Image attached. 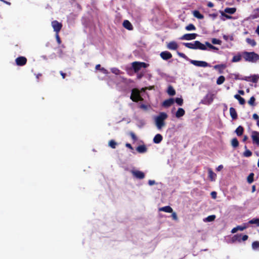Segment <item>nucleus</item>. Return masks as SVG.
Segmentation results:
<instances>
[{"instance_id":"f257e3e1","label":"nucleus","mask_w":259,"mask_h":259,"mask_svg":"<svg viewBox=\"0 0 259 259\" xmlns=\"http://www.w3.org/2000/svg\"><path fill=\"white\" fill-rule=\"evenodd\" d=\"M183 45L187 48L193 50H206V44H202L198 40L194 41L193 42H184Z\"/></svg>"},{"instance_id":"f03ea898","label":"nucleus","mask_w":259,"mask_h":259,"mask_svg":"<svg viewBox=\"0 0 259 259\" xmlns=\"http://www.w3.org/2000/svg\"><path fill=\"white\" fill-rule=\"evenodd\" d=\"M242 57L245 61L249 62L254 63L259 60V55L254 52L244 51L242 52Z\"/></svg>"},{"instance_id":"7ed1b4c3","label":"nucleus","mask_w":259,"mask_h":259,"mask_svg":"<svg viewBox=\"0 0 259 259\" xmlns=\"http://www.w3.org/2000/svg\"><path fill=\"white\" fill-rule=\"evenodd\" d=\"M167 118V115L165 112H160L159 114L156 117L155 121L157 128L158 130H161L164 126H165L164 120Z\"/></svg>"},{"instance_id":"20e7f679","label":"nucleus","mask_w":259,"mask_h":259,"mask_svg":"<svg viewBox=\"0 0 259 259\" xmlns=\"http://www.w3.org/2000/svg\"><path fill=\"white\" fill-rule=\"evenodd\" d=\"M130 98L133 101L135 102L143 100V98L140 95V91L137 89L132 90Z\"/></svg>"},{"instance_id":"39448f33","label":"nucleus","mask_w":259,"mask_h":259,"mask_svg":"<svg viewBox=\"0 0 259 259\" xmlns=\"http://www.w3.org/2000/svg\"><path fill=\"white\" fill-rule=\"evenodd\" d=\"M132 67L133 70L135 73L138 72L141 68H146L148 66L149 64H147L145 62H134L132 64Z\"/></svg>"},{"instance_id":"423d86ee","label":"nucleus","mask_w":259,"mask_h":259,"mask_svg":"<svg viewBox=\"0 0 259 259\" xmlns=\"http://www.w3.org/2000/svg\"><path fill=\"white\" fill-rule=\"evenodd\" d=\"M190 62L197 67H206L210 66L209 64L205 61L190 60Z\"/></svg>"},{"instance_id":"0eeeda50","label":"nucleus","mask_w":259,"mask_h":259,"mask_svg":"<svg viewBox=\"0 0 259 259\" xmlns=\"http://www.w3.org/2000/svg\"><path fill=\"white\" fill-rule=\"evenodd\" d=\"M52 26L56 33H59L62 27V24L57 20L53 21L51 23Z\"/></svg>"},{"instance_id":"6e6552de","label":"nucleus","mask_w":259,"mask_h":259,"mask_svg":"<svg viewBox=\"0 0 259 259\" xmlns=\"http://www.w3.org/2000/svg\"><path fill=\"white\" fill-rule=\"evenodd\" d=\"M27 61V58L23 56L18 57L15 59V62L16 65L19 66H22L25 65L26 64Z\"/></svg>"},{"instance_id":"1a4fd4ad","label":"nucleus","mask_w":259,"mask_h":259,"mask_svg":"<svg viewBox=\"0 0 259 259\" xmlns=\"http://www.w3.org/2000/svg\"><path fill=\"white\" fill-rule=\"evenodd\" d=\"M197 36L198 34L196 33H187L182 36L180 39L181 40H193L195 39Z\"/></svg>"},{"instance_id":"9d476101","label":"nucleus","mask_w":259,"mask_h":259,"mask_svg":"<svg viewBox=\"0 0 259 259\" xmlns=\"http://www.w3.org/2000/svg\"><path fill=\"white\" fill-rule=\"evenodd\" d=\"M251 137L253 143L259 146V132L252 131Z\"/></svg>"},{"instance_id":"9b49d317","label":"nucleus","mask_w":259,"mask_h":259,"mask_svg":"<svg viewBox=\"0 0 259 259\" xmlns=\"http://www.w3.org/2000/svg\"><path fill=\"white\" fill-rule=\"evenodd\" d=\"M133 176L139 179H143L145 177V174L143 172L140 170H132L131 171Z\"/></svg>"},{"instance_id":"f8f14e48","label":"nucleus","mask_w":259,"mask_h":259,"mask_svg":"<svg viewBox=\"0 0 259 259\" xmlns=\"http://www.w3.org/2000/svg\"><path fill=\"white\" fill-rule=\"evenodd\" d=\"M160 55L162 59L164 60H167L172 58L171 54L168 51L162 52Z\"/></svg>"},{"instance_id":"ddd939ff","label":"nucleus","mask_w":259,"mask_h":259,"mask_svg":"<svg viewBox=\"0 0 259 259\" xmlns=\"http://www.w3.org/2000/svg\"><path fill=\"white\" fill-rule=\"evenodd\" d=\"M226 67L227 66L226 64H221L214 65L213 68L215 69L218 70L220 74H222L223 73V71L226 68Z\"/></svg>"},{"instance_id":"4468645a","label":"nucleus","mask_w":259,"mask_h":259,"mask_svg":"<svg viewBox=\"0 0 259 259\" xmlns=\"http://www.w3.org/2000/svg\"><path fill=\"white\" fill-rule=\"evenodd\" d=\"M175 100L172 98L165 100L162 103V106L164 107H169L174 103Z\"/></svg>"},{"instance_id":"2eb2a0df","label":"nucleus","mask_w":259,"mask_h":259,"mask_svg":"<svg viewBox=\"0 0 259 259\" xmlns=\"http://www.w3.org/2000/svg\"><path fill=\"white\" fill-rule=\"evenodd\" d=\"M167 48L171 50H176L178 49V45L176 41H172L167 44Z\"/></svg>"},{"instance_id":"dca6fc26","label":"nucleus","mask_w":259,"mask_h":259,"mask_svg":"<svg viewBox=\"0 0 259 259\" xmlns=\"http://www.w3.org/2000/svg\"><path fill=\"white\" fill-rule=\"evenodd\" d=\"M123 26L128 30H132L133 29V26L131 23L127 20H125L123 22Z\"/></svg>"},{"instance_id":"f3484780","label":"nucleus","mask_w":259,"mask_h":259,"mask_svg":"<svg viewBox=\"0 0 259 259\" xmlns=\"http://www.w3.org/2000/svg\"><path fill=\"white\" fill-rule=\"evenodd\" d=\"M163 139V137L161 135L159 134H156L153 138V142L155 144L160 143Z\"/></svg>"},{"instance_id":"a211bd4d","label":"nucleus","mask_w":259,"mask_h":259,"mask_svg":"<svg viewBox=\"0 0 259 259\" xmlns=\"http://www.w3.org/2000/svg\"><path fill=\"white\" fill-rule=\"evenodd\" d=\"M208 177L210 181H215L217 175L212 170L211 168H209L208 170Z\"/></svg>"},{"instance_id":"6ab92c4d","label":"nucleus","mask_w":259,"mask_h":259,"mask_svg":"<svg viewBox=\"0 0 259 259\" xmlns=\"http://www.w3.org/2000/svg\"><path fill=\"white\" fill-rule=\"evenodd\" d=\"M159 211H164V212H168V213H171V212H172L173 209L169 206H165L164 207H160L159 208Z\"/></svg>"},{"instance_id":"aec40b11","label":"nucleus","mask_w":259,"mask_h":259,"mask_svg":"<svg viewBox=\"0 0 259 259\" xmlns=\"http://www.w3.org/2000/svg\"><path fill=\"white\" fill-rule=\"evenodd\" d=\"M230 114L233 119H236L237 118V113L235 109L233 107L230 108Z\"/></svg>"},{"instance_id":"412c9836","label":"nucleus","mask_w":259,"mask_h":259,"mask_svg":"<svg viewBox=\"0 0 259 259\" xmlns=\"http://www.w3.org/2000/svg\"><path fill=\"white\" fill-rule=\"evenodd\" d=\"M137 151L140 153H145L147 151V148L145 145H140L136 148Z\"/></svg>"},{"instance_id":"4be33fe9","label":"nucleus","mask_w":259,"mask_h":259,"mask_svg":"<svg viewBox=\"0 0 259 259\" xmlns=\"http://www.w3.org/2000/svg\"><path fill=\"white\" fill-rule=\"evenodd\" d=\"M185 114V111L184 109L179 108L176 113V116L177 118H180L184 116Z\"/></svg>"},{"instance_id":"5701e85b","label":"nucleus","mask_w":259,"mask_h":259,"mask_svg":"<svg viewBox=\"0 0 259 259\" xmlns=\"http://www.w3.org/2000/svg\"><path fill=\"white\" fill-rule=\"evenodd\" d=\"M234 98L239 101L240 104H241V105L245 104V99L244 98H243L242 97H241L240 96V95H238V94L235 95Z\"/></svg>"},{"instance_id":"b1692460","label":"nucleus","mask_w":259,"mask_h":259,"mask_svg":"<svg viewBox=\"0 0 259 259\" xmlns=\"http://www.w3.org/2000/svg\"><path fill=\"white\" fill-rule=\"evenodd\" d=\"M244 128L243 126L239 125L235 130V133L238 136H241L243 135Z\"/></svg>"},{"instance_id":"393cba45","label":"nucleus","mask_w":259,"mask_h":259,"mask_svg":"<svg viewBox=\"0 0 259 259\" xmlns=\"http://www.w3.org/2000/svg\"><path fill=\"white\" fill-rule=\"evenodd\" d=\"M193 14L194 16L198 19H202L204 18L203 15L199 11L195 10L193 11Z\"/></svg>"},{"instance_id":"a878e982","label":"nucleus","mask_w":259,"mask_h":259,"mask_svg":"<svg viewBox=\"0 0 259 259\" xmlns=\"http://www.w3.org/2000/svg\"><path fill=\"white\" fill-rule=\"evenodd\" d=\"M213 101V98L211 95H207L204 98L205 104H209Z\"/></svg>"},{"instance_id":"bb28decb","label":"nucleus","mask_w":259,"mask_h":259,"mask_svg":"<svg viewBox=\"0 0 259 259\" xmlns=\"http://www.w3.org/2000/svg\"><path fill=\"white\" fill-rule=\"evenodd\" d=\"M167 92L169 96H174L176 94V91L171 85H169Z\"/></svg>"},{"instance_id":"cd10ccee","label":"nucleus","mask_w":259,"mask_h":259,"mask_svg":"<svg viewBox=\"0 0 259 259\" xmlns=\"http://www.w3.org/2000/svg\"><path fill=\"white\" fill-rule=\"evenodd\" d=\"M224 11L226 13L233 14L236 12V9L235 8H226Z\"/></svg>"},{"instance_id":"c85d7f7f","label":"nucleus","mask_w":259,"mask_h":259,"mask_svg":"<svg viewBox=\"0 0 259 259\" xmlns=\"http://www.w3.org/2000/svg\"><path fill=\"white\" fill-rule=\"evenodd\" d=\"M242 56V55H241L240 54H238L237 55L234 56L233 57L231 61L232 62H239L241 60Z\"/></svg>"},{"instance_id":"c756f323","label":"nucleus","mask_w":259,"mask_h":259,"mask_svg":"<svg viewBox=\"0 0 259 259\" xmlns=\"http://www.w3.org/2000/svg\"><path fill=\"white\" fill-rule=\"evenodd\" d=\"M231 145L235 148L238 147L239 142L236 138H234L231 140Z\"/></svg>"},{"instance_id":"7c9ffc66","label":"nucleus","mask_w":259,"mask_h":259,"mask_svg":"<svg viewBox=\"0 0 259 259\" xmlns=\"http://www.w3.org/2000/svg\"><path fill=\"white\" fill-rule=\"evenodd\" d=\"M233 241H238L240 242L242 241L241 234H236L234 235L232 238Z\"/></svg>"},{"instance_id":"2f4dec72","label":"nucleus","mask_w":259,"mask_h":259,"mask_svg":"<svg viewBox=\"0 0 259 259\" xmlns=\"http://www.w3.org/2000/svg\"><path fill=\"white\" fill-rule=\"evenodd\" d=\"M108 145L112 149H115L117 145V143L114 140H111L109 141Z\"/></svg>"},{"instance_id":"473e14b6","label":"nucleus","mask_w":259,"mask_h":259,"mask_svg":"<svg viewBox=\"0 0 259 259\" xmlns=\"http://www.w3.org/2000/svg\"><path fill=\"white\" fill-rule=\"evenodd\" d=\"M225 80V78L224 76H219L217 80V83L218 84H222Z\"/></svg>"},{"instance_id":"72a5a7b5","label":"nucleus","mask_w":259,"mask_h":259,"mask_svg":"<svg viewBox=\"0 0 259 259\" xmlns=\"http://www.w3.org/2000/svg\"><path fill=\"white\" fill-rule=\"evenodd\" d=\"M255 98L252 96L250 97V99L248 101V103L249 105H250L251 106H255L256 104L255 103Z\"/></svg>"},{"instance_id":"f704fd0d","label":"nucleus","mask_w":259,"mask_h":259,"mask_svg":"<svg viewBox=\"0 0 259 259\" xmlns=\"http://www.w3.org/2000/svg\"><path fill=\"white\" fill-rule=\"evenodd\" d=\"M186 30L187 31L195 30L196 27L193 24H189L185 27Z\"/></svg>"},{"instance_id":"c9c22d12","label":"nucleus","mask_w":259,"mask_h":259,"mask_svg":"<svg viewBox=\"0 0 259 259\" xmlns=\"http://www.w3.org/2000/svg\"><path fill=\"white\" fill-rule=\"evenodd\" d=\"M250 224H256L257 226L259 227V219H253L248 222Z\"/></svg>"},{"instance_id":"e433bc0d","label":"nucleus","mask_w":259,"mask_h":259,"mask_svg":"<svg viewBox=\"0 0 259 259\" xmlns=\"http://www.w3.org/2000/svg\"><path fill=\"white\" fill-rule=\"evenodd\" d=\"M246 42L250 45L251 46H255L256 44L255 41L254 39H250L249 38H246Z\"/></svg>"},{"instance_id":"4c0bfd02","label":"nucleus","mask_w":259,"mask_h":259,"mask_svg":"<svg viewBox=\"0 0 259 259\" xmlns=\"http://www.w3.org/2000/svg\"><path fill=\"white\" fill-rule=\"evenodd\" d=\"M254 174L253 172L250 173L247 177V182L249 184H251L253 181Z\"/></svg>"},{"instance_id":"58836bf2","label":"nucleus","mask_w":259,"mask_h":259,"mask_svg":"<svg viewBox=\"0 0 259 259\" xmlns=\"http://www.w3.org/2000/svg\"><path fill=\"white\" fill-rule=\"evenodd\" d=\"M205 44L206 45V46L210 49H212V50H217L218 51L219 50V49L218 48H217L216 47L212 45L211 44H210L209 42L208 41H206L205 42Z\"/></svg>"},{"instance_id":"ea45409f","label":"nucleus","mask_w":259,"mask_h":259,"mask_svg":"<svg viewBox=\"0 0 259 259\" xmlns=\"http://www.w3.org/2000/svg\"><path fill=\"white\" fill-rule=\"evenodd\" d=\"M248 227V226L246 225V224H243L242 226H237L238 231H243L245 229H246Z\"/></svg>"},{"instance_id":"a19ab883","label":"nucleus","mask_w":259,"mask_h":259,"mask_svg":"<svg viewBox=\"0 0 259 259\" xmlns=\"http://www.w3.org/2000/svg\"><path fill=\"white\" fill-rule=\"evenodd\" d=\"M174 100L176 103L180 106H182L183 104V99L182 98H177Z\"/></svg>"},{"instance_id":"79ce46f5","label":"nucleus","mask_w":259,"mask_h":259,"mask_svg":"<svg viewBox=\"0 0 259 259\" xmlns=\"http://www.w3.org/2000/svg\"><path fill=\"white\" fill-rule=\"evenodd\" d=\"M211 42L214 45H220L222 44V41L221 40L217 39L215 38H213L211 39Z\"/></svg>"},{"instance_id":"37998d69","label":"nucleus","mask_w":259,"mask_h":259,"mask_svg":"<svg viewBox=\"0 0 259 259\" xmlns=\"http://www.w3.org/2000/svg\"><path fill=\"white\" fill-rule=\"evenodd\" d=\"M111 71L112 73H113L116 75H119L121 73L120 70H119L117 68H111Z\"/></svg>"},{"instance_id":"c03bdc74","label":"nucleus","mask_w":259,"mask_h":259,"mask_svg":"<svg viewBox=\"0 0 259 259\" xmlns=\"http://www.w3.org/2000/svg\"><path fill=\"white\" fill-rule=\"evenodd\" d=\"M129 135L131 136V137L132 139V140L134 142H136V141H137L138 138H137L136 135H135V134L134 132H130Z\"/></svg>"},{"instance_id":"a18cd8bd","label":"nucleus","mask_w":259,"mask_h":259,"mask_svg":"<svg viewBox=\"0 0 259 259\" xmlns=\"http://www.w3.org/2000/svg\"><path fill=\"white\" fill-rule=\"evenodd\" d=\"M245 157H248L252 155V152L249 150H246L243 153Z\"/></svg>"},{"instance_id":"49530a36","label":"nucleus","mask_w":259,"mask_h":259,"mask_svg":"<svg viewBox=\"0 0 259 259\" xmlns=\"http://www.w3.org/2000/svg\"><path fill=\"white\" fill-rule=\"evenodd\" d=\"M259 78V76L256 75H254L252 76L251 81L253 83H256Z\"/></svg>"},{"instance_id":"de8ad7c7","label":"nucleus","mask_w":259,"mask_h":259,"mask_svg":"<svg viewBox=\"0 0 259 259\" xmlns=\"http://www.w3.org/2000/svg\"><path fill=\"white\" fill-rule=\"evenodd\" d=\"M252 247L253 249H257L259 248V242L258 241H254L252 243Z\"/></svg>"},{"instance_id":"09e8293b","label":"nucleus","mask_w":259,"mask_h":259,"mask_svg":"<svg viewBox=\"0 0 259 259\" xmlns=\"http://www.w3.org/2000/svg\"><path fill=\"white\" fill-rule=\"evenodd\" d=\"M215 218V215H209L208 217H207L206 219L207 221H208V222H212L214 220Z\"/></svg>"},{"instance_id":"8fccbe9b","label":"nucleus","mask_w":259,"mask_h":259,"mask_svg":"<svg viewBox=\"0 0 259 259\" xmlns=\"http://www.w3.org/2000/svg\"><path fill=\"white\" fill-rule=\"evenodd\" d=\"M177 54L180 57H182L184 59H188V57L184 53H181V52H177Z\"/></svg>"},{"instance_id":"3c124183","label":"nucleus","mask_w":259,"mask_h":259,"mask_svg":"<svg viewBox=\"0 0 259 259\" xmlns=\"http://www.w3.org/2000/svg\"><path fill=\"white\" fill-rule=\"evenodd\" d=\"M55 36H56V39L57 43L59 45H60L61 43V38H60V36L59 35V33H56Z\"/></svg>"},{"instance_id":"603ef678","label":"nucleus","mask_w":259,"mask_h":259,"mask_svg":"<svg viewBox=\"0 0 259 259\" xmlns=\"http://www.w3.org/2000/svg\"><path fill=\"white\" fill-rule=\"evenodd\" d=\"M171 213H172L171 217H172V219L174 220L177 221L178 218L177 213L175 212H173V211Z\"/></svg>"},{"instance_id":"864d4df0","label":"nucleus","mask_w":259,"mask_h":259,"mask_svg":"<svg viewBox=\"0 0 259 259\" xmlns=\"http://www.w3.org/2000/svg\"><path fill=\"white\" fill-rule=\"evenodd\" d=\"M140 108L141 109H143V110L146 111V110H148V106L147 105H145V104H142L140 105Z\"/></svg>"},{"instance_id":"5fc2aeb1","label":"nucleus","mask_w":259,"mask_h":259,"mask_svg":"<svg viewBox=\"0 0 259 259\" xmlns=\"http://www.w3.org/2000/svg\"><path fill=\"white\" fill-rule=\"evenodd\" d=\"M248 236L247 235H241L242 241H245L247 240L248 239Z\"/></svg>"},{"instance_id":"6e6d98bb","label":"nucleus","mask_w":259,"mask_h":259,"mask_svg":"<svg viewBox=\"0 0 259 259\" xmlns=\"http://www.w3.org/2000/svg\"><path fill=\"white\" fill-rule=\"evenodd\" d=\"M252 117L254 119V120H256L257 121L258 120H259V116L258 115L256 114V113H254L252 115Z\"/></svg>"},{"instance_id":"4d7b16f0","label":"nucleus","mask_w":259,"mask_h":259,"mask_svg":"<svg viewBox=\"0 0 259 259\" xmlns=\"http://www.w3.org/2000/svg\"><path fill=\"white\" fill-rule=\"evenodd\" d=\"M211 195L212 198L215 199L217 198V193L215 191H213L211 193Z\"/></svg>"},{"instance_id":"13d9d810","label":"nucleus","mask_w":259,"mask_h":259,"mask_svg":"<svg viewBox=\"0 0 259 259\" xmlns=\"http://www.w3.org/2000/svg\"><path fill=\"white\" fill-rule=\"evenodd\" d=\"M155 184V182L154 180H149L148 181V184L150 185V186H152V185H153L154 184Z\"/></svg>"},{"instance_id":"bf43d9fd","label":"nucleus","mask_w":259,"mask_h":259,"mask_svg":"<svg viewBox=\"0 0 259 259\" xmlns=\"http://www.w3.org/2000/svg\"><path fill=\"white\" fill-rule=\"evenodd\" d=\"M100 71L105 74L108 73V71L103 67L100 69Z\"/></svg>"},{"instance_id":"052dcab7","label":"nucleus","mask_w":259,"mask_h":259,"mask_svg":"<svg viewBox=\"0 0 259 259\" xmlns=\"http://www.w3.org/2000/svg\"><path fill=\"white\" fill-rule=\"evenodd\" d=\"M222 15L223 16H224V17H225L226 18L229 19H231L232 18V17L231 16H229L227 14H225L223 12H222Z\"/></svg>"},{"instance_id":"680f3d73","label":"nucleus","mask_w":259,"mask_h":259,"mask_svg":"<svg viewBox=\"0 0 259 259\" xmlns=\"http://www.w3.org/2000/svg\"><path fill=\"white\" fill-rule=\"evenodd\" d=\"M223 168V165H220L216 168V170L219 171L221 170Z\"/></svg>"},{"instance_id":"e2e57ef3","label":"nucleus","mask_w":259,"mask_h":259,"mask_svg":"<svg viewBox=\"0 0 259 259\" xmlns=\"http://www.w3.org/2000/svg\"><path fill=\"white\" fill-rule=\"evenodd\" d=\"M125 146L126 147L128 148L129 149H130L131 150H133V148L132 146L130 143H126L125 144Z\"/></svg>"},{"instance_id":"0e129e2a","label":"nucleus","mask_w":259,"mask_h":259,"mask_svg":"<svg viewBox=\"0 0 259 259\" xmlns=\"http://www.w3.org/2000/svg\"><path fill=\"white\" fill-rule=\"evenodd\" d=\"M60 75L62 76V78H63V79H64V78H65L66 75V73H64V72H63V71H60Z\"/></svg>"},{"instance_id":"69168bd1","label":"nucleus","mask_w":259,"mask_h":259,"mask_svg":"<svg viewBox=\"0 0 259 259\" xmlns=\"http://www.w3.org/2000/svg\"><path fill=\"white\" fill-rule=\"evenodd\" d=\"M218 16V14L216 13H213L209 14V16L212 17L213 19H215Z\"/></svg>"},{"instance_id":"338daca9","label":"nucleus","mask_w":259,"mask_h":259,"mask_svg":"<svg viewBox=\"0 0 259 259\" xmlns=\"http://www.w3.org/2000/svg\"><path fill=\"white\" fill-rule=\"evenodd\" d=\"M214 6V5L212 3L209 2L207 4V7L209 8H212Z\"/></svg>"},{"instance_id":"774afa93","label":"nucleus","mask_w":259,"mask_h":259,"mask_svg":"<svg viewBox=\"0 0 259 259\" xmlns=\"http://www.w3.org/2000/svg\"><path fill=\"white\" fill-rule=\"evenodd\" d=\"M238 231V229H237V227H235L234 228L232 229V230H231V233H236L237 231Z\"/></svg>"}]
</instances>
